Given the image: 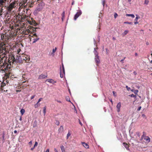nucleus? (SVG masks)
<instances>
[{
    "instance_id": "obj_1",
    "label": "nucleus",
    "mask_w": 152,
    "mask_h": 152,
    "mask_svg": "<svg viewBox=\"0 0 152 152\" xmlns=\"http://www.w3.org/2000/svg\"><path fill=\"white\" fill-rule=\"evenodd\" d=\"M15 5V2H13L9 5L7 8V14H8L12 13L13 9L16 6Z\"/></svg>"
},
{
    "instance_id": "obj_2",
    "label": "nucleus",
    "mask_w": 152,
    "mask_h": 152,
    "mask_svg": "<svg viewBox=\"0 0 152 152\" xmlns=\"http://www.w3.org/2000/svg\"><path fill=\"white\" fill-rule=\"evenodd\" d=\"M60 77L61 78H63L65 75V70L63 64H62V67L60 68Z\"/></svg>"
},
{
    "instance_id": "obj_3",
    "label": "nucleus",
    "mask_w": 152,
    "mask_h": 152,
    "mask_svg": "<svg viewBox=\"0 0 152 152\" xmlns=\"http://www.w3.org/2000/svg\"><path fill=\"white\" fill-rule=\"evenodd\" d=\"M40 0H39V11L42 10L45 7V4L42 1L39 2Z\"/></svg>"
},
{
    "instance_id": "obj_4",
    "label": "nucleus",
    "mask_w": 152,
    "mask_h": 152,
    "mask_svg": "<svg viewBox=\"0 0 152 152\" xmlns=\"http://www.w3.org/2000/svg\"><path fill=\"white\" fill-rule=\"evenodd\" d=\"M95 54L96 55L95 60L97 64H98L100 62L99 59V57L98 56V53L96 50L95 51Z\"/></svg>"
},
{
    "instance_id": "obj_5",
    "label": "nucleus",
    "mask_w": 152,
    "mask_h": 152,
    "mask_svg": "<svg viewBox=\"0 0 152 152\" xmlns=\"http://www.w3.org/2000/svg\"><path fill=\"white\" fill-rule=\"evenodd\" d=\"M82 14V12L80 10H79L76 14L75 15L74 19L75 20H76Z\"/></svg>"
},
{
    "instance_id": "obj_6",
    "label": "nucleus",
    "mask_w": 152,
    "mask_h": 152,
    "mask_svg": "<svg viewBox=\"0 0 152 152\" xmlns=\"http://www.w3.org/2000/svg\"><path fill=\"white\" fill-rule=\"evenodd\" d=\"M121 107V102H119V103H118L116 106V107L117 108V111L118 112H119L120 111Z\"/></svg>"
},
{
    "instance_id": "obj_7",
    "label": "nucleus",
    "mask_w": 152,
    "mask_h": 152,
    "mask_svg": "<svg viewBox=\"0 0 152 152\" xmlns=\"http://www.w3.org/2000/svg\"><path fill=\"white\" fill-rule=\"evenodd\" d=\"M144 139L145 140L146 142L148 143L150 142V138L148 136H145V135Z\"/></svg>"
},
{
    "instance_id": "obj_8",
    "label": "nucleus",
    "mask_w": 152,
    "mask_h": 152,
    "mask_svg": "<svg viewBox=\"0 0 152 152\" xmlns=\"http://www.w3.org/2000/svg\"><path fill=\"white\" fill-rule=\"evenodd\" d=\"M82 144L86 148H89V146L87 143H86L85 142H82Z\"/></svg>"
},
{
    "instance_id": "obj_9",
    "label": "nucleus",
    "mask_w": 152,
    "mask_h": 152,
    "mask_svg": "<svg viewBox=\"0 0 152 152\" xmlns=\"http://www.w3.org/2000/svg\"><path fill=\"white\" fill-rule=\"evenodd\" d=\"M7 0H0V6H4Z\"/></svg>"
},
{
    "instance_id": "obj_10",
    "label": "nucleus",
    "mask_w": 152,
    "mask_h": 152,
    "mask_svg": "<svg viewBox=\"0 0 152 152\" xmlns=\"http://www.w3.org/2000/svg\"><path fill=\"white\" fill-rule=\"evenodd\" d=\"M47 81L51 83H56V81H54L52 79H48Z\"/></svg>"
},
{
    "instance_id": "obj_11",
    "label": "nucleus",
    "mask_w": 152,
    "mask_h": 152,
    "mask_svg": "<svg viewBox=\"0 0 152 152\" xmlns=\"http://www.w3.org/2000/svg\"><path fill=\"white\" fill-rule=\"evenodd\" d=\"M64 131V127L63 126H61L58 129V132L59 133H62Z\"/></svg>"
},
{
    "instance_id": "obj_12",
    "label": "nucleus",
    "mask_w": 152,
    "mask_h": 152,
    "mask_svg": "<svg viewBox=\"0 0 152 152\" xmlns=\"http://www.w3.org/2000/svg\"><path fill=\"white\" fill-rule=\"evenodd\" d=\"M123 145L127 150H129V145H128L125 142H124L123 143Z\"/></svg>"
},
{
    "instance_id": "obj_13",
    "label": "nucleus",
    "mask_w": 152,
    "mask_h": 152,
    "mask_svg": "<svg viewBox=\"0 0 152 152\" xmlns=\"http://www.w3.org/2000/svg\"><path fill=\"white\" fill-rule=\"evenodd\" d=\"M23 60L25 61L26 62H28L30 60L29 56H26L23 59Z\"/></svg>"
},
{
    "instance_id": "obj_14",
    "label": "nucleus",
    "mask_w": 152,
    "mask_h": 152,
    "mask_svg": "<svg viewBox=\"0 0 152 152\" xmlns=\"http://www.w3.org/2000/svg\"><path fill=\"white\" fill-rule=\"evenodd\" d=\"M57 48L56 47L54 49L53 48V52L50 55V56L52 55L53 56L54 55V53L56 52V51L57 50Z\"/></svg>"
},
{
    "instance_id": "obj_15",
    "label": "nucleus",
    "mask_w": 152,
    "mask_h": 152,
    "mask_svg": "<svg viewBox=\"0 0 152 152\" xmlns=\"http://www.w3.org/2000/svg\"><path fill=\"white\" fill-rule=\"evenodd\" d=\"M137 17L134 20V24H138V22L137 21V20L138 19L140 18V17H138L137 15H136Z\"/></svg>"
},
{
    "instance_id": "obj_16",
    "label": "nucleus",
    "mask_w": 152,
    "mask_h": 152,
    "mask_svg": "<svg viewBox=\"0 0 152 152\" xmlns=\"http://www.w3.org/2000/svg\"><path fill=\"white\" fill-rule=\"evenodd\" d=\"M47 77L45 75H41L39 77V79L45 78Z\"/></svg>"
},
{
    "instance_id": "obj_17",
    "label": "nucleus",
    "mask_w": 152,
    "mask_h": 152,
    "mask_svg": "<svg viewBox=\"0 0 152 152\" xmlns=\"http://www.w3.org/2000/svg\"><path fill=\"white\" fill-rule=\"evenodd\" d=\"M5 8V7L4 6H0V13H1L3 11V10H4V9Z\"/></svg>"
},
{
    "instance_id": "obj_18",
    "label": "nucleus",
    "mask_w": 152,
    "mask_h": 152,
    "mask_svg": "<svg viewBox=\"0 0 152 152\" xmlns=\"http://www.w3.org/2000/svg\"><path fill=\"white\" fill-rule=\"evenodd\" d=\"M126 16H131L132 18H134L135 17L134 15L133 14H126Z\"/></svg>"
},
{
    "instance_id": "obj_19",
    "label": "nucleus",
    "mask_w": 152,
    "mask_h": 152,
    "mask_svg": "<svg viewBox=\"0 0 152 152\" xmlns=\"http://www.w3.org/2000/svg\"><path fill=\"white\" fill-rule=\"evenodd\" d=\"M62 17L61 18V19L63 21V19L65 17V12L63 11L62 14Z\"/></svg>"
},
{
    "instance_id": "obj_20",
    "label": "nucleus",
    "mask_w": 152,
    "mask_h": 152,
    "mask_svg": "<svg viewBox=\"0 0 152 152\" xmlns=\"http://www.w3.org/2000/svg\"><path fill=\"white\" fill-rule=\"evenodd\" d=\"M61 148L62 152H64L65 151V148L63 145L61 146Z\"/></svg>"
},
{
    "instance_id": "obj_21",
    "label": "nucleus",
    "mask_w": 152,
    "mask_h": 152,
    "mask_svg": "<svg viewBox=\"0 0 152 152\" xmlns=\"http://www.w3.org/2000/svg\"><path fill=\"white\" fill-rule=\"evenodd\" d=\"M46 107H45L43 109L42 111H43V113L44 114V115H45V114L46 113Z\"/></svg>"
},
{
    "instance_id": "obj_22",
    "label": "nucleus",
    "mask_w": 152,
    "mask_h": 152,
    "mask_svg": "<svg viewBox=\"0 0 152 152\" xmlns=\"http://www.w3.org/2000/svg\"><path fill=\"white\" fill-rule=\"evenodd\" d=\"M143 134L142 136L141 139H140V140L141 141L143 138L144 139V137H145V133L144 132H143Z\"/></svg>"
},
{
    "instance_id": "obj_23",
    "label": "nucleus",
    "mask_w": 152,
    "mask_h": 152,
    "mask_svg": "<svg viewBox=\"0 0 152 152\" xmlns=\"http://www.w3.org/2000/svg\"><path fill=\"white\" fill-rule=\"evenodd\" d=\"M65 99H66V101H67L69 102H70V99L69 98V97L68 96H66L65 97Z\"/></svg>"
},
{
    "instance_id": "obj_24",
    "label": "nucleus",
    "mask_w": 152,
    "mask_h": 152,
    "mask_svg": "<svg viewBox=\"0 0 152 152\" xmlns=\"http://www.w3.org/2000/svg\"><path fill=\"white\" fill-rule=\"evenodd\" d=\"M20 112L22 115H23L25 112V110L24 109H22L21 110Z\"/></svg>"
},
{
    "instance_id": "obj_25",
    "label": "nucleus",
    "mask_w": 152,
    "mask_h": 152,
    "mask_svg": "<svg viewBox=\"0 0 152 152\" xmlns=\"http://www.w3.org/2000/svg\"><path fill=\"white\" fill-rule=\"evenodd\" d=\"M1 87H2L6 85L5 83H2L1 82Z\"/></svg>"
},
{
    "instance_id": "obj_26",
    "label": "nucleus",
    "mask_w": 152,
    "mask_h": 152,
    "mask_svg": "<svg viewBox=\"0 0 152 152\" xmlns=\"http://www.w3.org/2000/svg\"><path fill=\"white\" fill-rule=\"evenodd\" d=\"M124 23L125 24H132V22H124Z\"/></svg>"
},
{
    "instance_id": "obj_27",
    "label": "nucleus",
    "mask_w": 152,
    "mask_h": 152,
    "mask_svg": "<svg viewBox=\"0 0 152 152\" xmlns=\"http://www.w3.org/2000/svg\"><path fill=\"white\" fill-rule=\"evenodd\" d=\"M128 32H129V31L128 30H125L123 34L124 35H126L128 33Z\"/></svg>"
},
{
    "instance_id": "obj_28",
    "label": "nucleus",
    "mask_w": 152,
    "mask_h": 152,
    "mask_svg": "<svg viewBox=\"0 0 152 152\" xmlns=\"http://www.w3.org/2000/svg\"><path fill=\"white\" fill-rule=\"evenodd\" d=\"M149 1L148 0H145L144 1V4H148Z\"/></svg>"
},
{
    "instance_id": "obj_29",
    "label": "nucleus",
    "mask_w": 152,
    "mask_h": 152,
    "mask_svg": "<svg viewBox=\"0 0 152 152\" xmlns=\"http://www.w3.org/2000/svg\"><path fill=\"white\" fill-rule=\"evenodd\" d=\"M59 124H60L59 122L58 121H56V124L57 125H58V126L59 125Z\"/></svg>"
},
{
    "instance_id": "obj_30",
    "label": "nucleus",
    "mask_w": 152,
    "mask_h": 152,
    "mask_svg": "<svg viewBox=\"0 0 152 152\" xmlns=\"http://www.w3.org/2000/svg\"><path fill=\"white\" fill-rule=\"evenodd\" d=\"M38 40V38H36V39H34V41H33V43H35Z\"/></svg>"
},
{
    "instance_id": "obj_31",
    "label": "nucleus",
    "mask_w": 152,
    "mask_h": 152,
    "mask_svg": "<svg viewBox=\"0 0 152 152\" xmlns=\"http://www.w3.org/2000/svg\"><path fill=\"white\" fill-rule=\"evenodd\" d=\"M126 87L128 91H129L131 89V88L130 87H129L127 86H126Z\"/></svg>"
},
{
    "instance_id": "obj_32",
    "label": "nucleus",
    "mask_w": 152,
    "mask_h": 152,
    "mask_svg": "<svg viewBox=\"0 0 152 152\" xmlns=\"http://www.w3.org/2000/svg\"><path fill=\"white\" fill-rule=\"evenodd\" d=\"M130 96L131 97H134L135 98L136 97V95H134V94H132L131 95H130Z\"/></svg>"
},
{
    "instance_id": "obj_33",
    "label": "nucleus",
    "mask_w": 152,
    "mask_h": 152,
    "mask_svg": "<svg viewBox=\"0 0 152 152\" xmlns=\"http://www.w3.org/2000/svg\"><path fill=\"white\" fill-rule=\"evenodd\" d=\"M142 116L143 118L146 119V117L144 114H142Z\"/></svg>"
},
{
    "instance_id": "obj_34",
    "label": "nucleus",
    "mask_w": 152,
    "mask_h": 152,
    "mask_svg": "<svg viewBox=\"0 0 152 152\" xmlns=\"http://www.w3.org/2000/svg\"><path fill=\"white\" fill-rule=\"evenodd\" d=\"M136 134L139 137L140 136V133L138 132H137L136 133Z\"/></svg>"
},
{
    "instance_id": "obj_35",
    "label": "nucleus",
    "mask_w": 152,
    "mask_h": 152,
    "mask_svg": "<svg viewBox=\"0 0 152 152\" xmlns=\"http://www.w3.org/2000/svg\"><path fill=\"white\" fill-rule=\"evenodd\" d=\"M138 91L137 90H134V94H137Z\"/></svg>"
},
{
    "instance_id": "obj_36",
    "label": "nucleus",
    "mask_w": 152,
    "mask_h": 152,
    "mask_svg": "<svg viewBox=\"0 0 152 152\" xmlns=\"http://www.w3.org/2000/svg\"><path fill=\"white\" fill-rule=\"evenodd\" d=\"M118 14L116 13H115L114 15V18H116V17L118 16Z\"/></svg>"
},
{
    "instance_id": "obj_37",
    "label": "nucleus",
    "mask_w": 152,
    "mask_h": 152,
    "mask_svg": "<svg viewBox=\"0 0 152 152\" xmlns=\"http://www.w3.org/2000/svg\"><path fill=\"white\" fill-rule=\"evenodd\" d=\"M105 1V0H102V4H103V6H104Z\"/></svg>"
},
{
    "instance_id": "obj_38",
    "label": "nucleus",
    "mask_w": 152,
    "mask_h": 152,
    "mask_svg": "<svg viewBox=\"0 0 152 152\" xmlns=\"http://www.w3.org/2000/svg\"><path fill=\"white\" fill-rule=\"evenodd\" d=\"M113 95L115 96H116V95L115 94V93H116V92L114 91H113Z\"/></svg>"
},
{
    "instance_id": "obj_39",
    "label": "nucleus",
    "mask_w": 152,
    "mask_h": 152,
    "mask_svg": "<svg viewBox=\"0 0 152 152\" xmlns=\"http://www.w3.org/2000/svg\"><path fill=\"white\" fill-rule=\"evenodd\" d=\"M70 135H71V134H70L69 132V133H68V134H67V139H68V138L69 137V136H70Z\"/></svg>"
},
{
    "instance_id": "obj_40",
    "label": "nucleus",
    "mask_w": 152,
    "mask_h": 152,
    "mask_svg": "<svg viewBox=\"0 0 152 152\" xmlns=\"http://www.w3.org/2000/svg\"><path fill=\"white\" fill-rule=\"evenodd\" d=\"M141 107L140 106V107H139L138 108V109H137V111H140V110H141Z\"/></svg>"
},
{
    "instance_id": "obj_41",
    "label": "nucleus",
    "mask_w": 152,
    "mask_h": 152,
    "mask_svg": "<svg viewBox=\"0 0 152 152\" xmlns=\"http://www.w3.org/2000/svg\"><path fill=\"white\" fill-rule=\"evenodd\" d=\"M37 142H36L35 143V144L34 146V148L35 146H37Z\"/></svg>"
},
{
    "instance_id": "obj_42",
    "label": "nucleus",
    "mask_w": 152,
    "mask_h": 152,
    "mask_svg": "<svg viewBox=\"0 0 152 152\" xmlns=\"http://www.w3.org/2000/svg\"><path fill=\"white\" fill-rule=\"evenodd\" d=\"M38 104V102H37V103L35 105V107H37L38 106V104Z\"/></svg>"
},
{
    "instance_id": "obj_43",
    "label": "nucleus",
    "mask_w": 152,
    "mask_h": 152,
    "mask_svg": "<svg viewBox=\"0 0 152 152\" xmlns=\"http://www.w3.org/2000/svg\"><path fill=\"white\" fill-rule=\"evenodd\" d=\"M56 101L60 103H61V101H59L58 100H56Z\"/></svg>"
},
{
    "instance_id": "obj_44",
    "label": "nucleus",
    "mask_w": 152,
    "mask_h": 152,
    "mask_svg": "<svg viewBox=\"0 0 152 152\" xmlns=\"http://www.w3.org/2000/svg\"><path fill=\"white\" fill-rule=\"evenodd\" d=\"M133 73L134 74V75H137V73L135 71H134L133 72Z\"/></svg>"
},
{
    "instance_id": "obj_45",
    "label": "nucleus",
    "mask_w": 152,
    "mask_h": 152,
    "mask_svg": "<svg viewBox=\"0 0 152 152\" xmlns=\"http://www.w3.org/2000/svg\"><path fill=\"white\" fill-rule=\"evenodd\" d=\"M34 96H35L34 95V96H32L31 97V99H33L34 97Z\"/></svg>"
},
{
    "instance_id": "obj_46",
    "label": "nucleus",
    "mask_w": 152,
    "mask_h": 152,
    "mask_svg": "<svg viewBox=\"0 0 152 152\" xmlns=\"http://www.w3.org/2000/svg\"><path fill=\"white\" fill-rule=\"evenodd\" d=\"M49 152V149H48L45 152Z\"/></svg>"
},
{
    "instance_id": "obj_47",
    "label": "nucleus",
    "mask_w": 152,
    "mask_h": 152,
    "mask_svg": "<svg viewBox=\"0 0 152 152\" xmlns=\"http://www.w3.org/2000/svg\"><path fill=\"white\" fill-rule=\"evenodd\" d=\"M29 145H31L32 144V142H31V141H30L29 142Z\"/></svg>"
},
{
    "instance_id": "obj_48",
    "label": "nucleus",
    "mask_w": 152,
    "mask_h": 152,
    "mask_svg": "<svg viewBox=\"0 0 152 152\" xmlns=\"http://www.w3.org/2000/svg\"><path fill=\"white\" fill-rule=\"evenodd\" d=\"M42 99V98H40L39 99V102Z\"/></svg>"
},
{
    "instance_id": "obj_49",
    "label": "nucleus",
    "mask_w": 152,
    "mask_h": 152,
    "mask_svg": "<svg viewBox=\"0 0 152 152\" xmlns=\"http://www.w3.org/2000/svg\"><path fill=\"white\" fill-rule=\"evenodd\" d=\"M54 150L55 152H58L56 148H55Z\"/></svg>"
},
{
    "instance_id": "obj_50",
    "label": "nucleus",
    "mask_w": 152,
    "mask_h": 152,
    "mask_svg": "<svg viewBox=\"0 0 152 152\" xmlns=\"http://www.w3.org/2000/svg\"><path fill=\"white\" fill-rule=\"evenodd\" d=\"M17 131L16 130H15L14 131V133H17Z\"/></svg>"
},
{
    "instance_id": "obj_51",
    "label": "nucleus",
    "mask_w": 152,
    "mask_h": 152,
    "mask_svg": "<svg viewBox=\"0 0 152 152\" xmlns=\"http://www.w3.org/2000/svg\"><path fill=\"white\" fill-rule=\"evenodd\" d=\"M3 62L2 60H0V63H2Z\"/></svg>"
},
{
    "instance_id": "obj_52",
    "label": "nucleus",
    "mask_w": 152,
    "mask_h": 152,
    "mask_svg": "<svg viewBox=\"0 0 152 152\" xmlns=\"http://www.w3.org/2000/svg\"><path fill=\"white\" fill-rule=\"evenodd\" d=\"M79 123L82 126V123L80 122H80H79Z\"/></svg>"
},
{
    "instance_id": "obj_53",
    "label": "nucleus",
    "mask_w": 152,
    "mask_h": 152,
    "mask_svg": "<svg viewBox=\"0 0 152 152\" xmlns=\"http://www.w3.org/2000/svg\"><path fill=\"white\" fill-rule=\"evenodd\" d=\"M110 101L113 104V101H112V99H111L110 100Z\"/></svg>"
},
{
    "instance_id": "obj_54",
    "label": "nucleus",
    "mask_w": 152,
    "mask_h": 152,
    "mask_svg": "<svg viewBox=\"0 0 152 152\" xmlns=\"http://www.w3.org/2000/svg\"><path fill=\"white\" fill-rule=\"evenodd\" d=\"M113 40H115V38H114V37H113Z\"/></svg>"
},
{
    "instance_id": "obj_55",
    "label": "nucleus",
    "mask_w": 152,
    "mask_h": 152,
    "mask_svg": "<svg viewBox=\"0 0 152 152\" xmlns=\"http://www.w3.org/2000/svg\"><path fill=\"white\" fill-rule=\"evenodd\" d=\"M146 45H149V43L148 42H146Z\"/></svg>"
},
{
    "instance_id": "obj_56",
    "label": "nucleus",
    "mask_w": 152,
    "mask_h": 152,
    "mask_svg": "<svg viewBox=\"0 0 152 152\" xmlns=\"http://www.w3.org/2000/svg\"><path fill=\"white\" fill-rule=\"evenodd\" d=\"M34 148H31V150H33Z\"/></svg>"
},
{
    "instance_id": "obj_57",
    "label": "nucleus",
    "mask_w": 152,
    "mask_h": 152,
    "mask_svg": "<svg viewBox=\"0 0 152 152\" xmlns=\"http://www.w3.org/2000/svg\"><path fill=\"white\" fill-rule=\"evenodd\" d=\"M20 91L19 90H18L16 91L17 92H20Z\"/></svg>"
},
{
    "instance_id": "obj_58",
    "label": "nucleus",
    "mask_w": 152,
    "mask_h": 152,
    "mask_svg": "<svg viewBox=\"0 0 152 152\" xmlns=\"http://www.w3.org/2000/svg\"><path fill=\"white\" fill-rule=\"evenodd\" d=\"M20 121H21V120H22V118H21V117H20Z\"/></svg>"
},
{
    "instance_id": "obj_59",
    "label": "nucleus",
    "mask_w": 152,
    "mask_h": 152,
    "mask_svg": "<svg viewBox=\"0 0 152 152\" xmlns=\"http://www.w3.org/2000/svg\"><path fill=\"white\" fill-rule=\"evenodd\" d=\"M34 35L37 36L36 34H34Z\"/></svg>"
},
{
    "instance_id": "obj_60",
    "label": "nucleus",
    "mask_w": 152,
    "mask_h": 152,
    "mask_svg": "<svg viewBox=\"0 0 152 152\" xmlns=\"http://www.w3.org/2000/svg\"><path fill=\"white\" fill-rule=\"evenodd\" d=\"M28 9H26V12H27L28 11Z\"/></svg>"
},
{
    "instance_id": "obj_61",
    "label": "nucleus",
    "mask_w": 152,
    "mask_h": 152,
    "mask_svg": "<svg viewBox=\"0 0 152 152\" xmlns=\"http://www.w3.org/2000/svg\"><path fill=\"white\" fill-rule=\"evenodd\" d=\"M124 60V59H122V60H121V61H123Z\"/></svg>"
},
{
    "instance_id": "obj_62",
    "label": "nucleus",
    "mask_w": 152,
    "mask_h": 152,
    "mask_svg": "<svg viewBox=\"0 0 152 152\" xmlns=\"http://www.w3.org/2000/svg\"><path fill=\"white\" fill-rule=\"evenodd\" d=\"M132 0H128L129 2H130Z\"/></svg>"
},
{
    "instance_id": "obj_63",
    "label": "nucleus",
    "mask_w": 152,
    "mask_h": 152,
    "mask_svg": "<svg viewBox=\"0 0 152 152\" xmlns=\"http://www.w3.org/2000/svg\"><path fill=\"white\" fill-rule=\"evenodd\" d=\"M2 14L1 13H0V15H2Z\"/></svg>"
},
{
    "instance_id": "obj_64",
    "label": "nucleus",
    "mask_w": 152,
    "mask_h": 152,
    "mask_svg": "<svg viewBox=\"0 0 152 152\" xmlns=\"http://www.w3.org/2000/svg\"><path fill=\"white\" fill-rule=\"evenodd\" d=\"M151 63H152V60H151Z\"/></svg>"
}]
</instances>
